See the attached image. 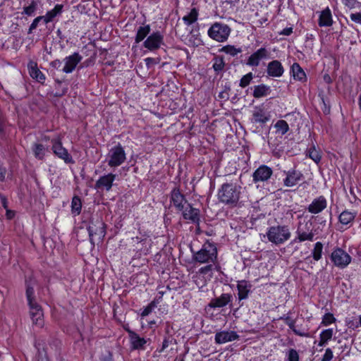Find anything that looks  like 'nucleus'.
Listing matches in <instances>:
<instances>
[{"label":"nucleus","instance_id":"f257e3e1","mask_svg":"<svg viewBox=\"0 0 361 361\" xmlns=\"http://www.w3.org/2000/svg\"><path fill=\"white\" fill-rule=\"evenodd\" d=\"M241 187L234 183H226L218 190V200L220 202L231 207H236L240 200Z\"/></svg>","mask_w":361,"mask_h":361},{"label":"nucleus","instance_id":"f03ea898","mask_svg":"<svg viewBox=\"0 0 361 361\" xmlns=\"http://www.w3.org/2000/svg\"><path fill=\"white\" fill-rule=\"evenodd\" d=\"M266 235L270 243L281 245L290 238L291 232L288 226L277 225L268 228Z\"/></svg>","mask_w":361,"mask_h":361},{"label":"nucleus","instance_id":"7ed1b4c3","mask_svg":"<svg viewBox=\"0 0 361 361\" xmlns=\"http://www.w3.org/2000/svg\"><path fill=\"white\" fill-rule=\"evenodd\" d=\"M193 259L199 263H214L217 258V248L214 243L205 242L202 248L192 255Z\"/></svg>","mask_w":361,"mask_h":361},{"label":"nucleus","instance_id":"20e7f679","mask_svg":"<svg viewBox=\"0 0 361 361\" xmlns=\"http://www.w3.org/2000/svg\"><path fill=\"white\" fill-rule=\"evenodd\" d=\"M126 159L125 150L120 143L111 147L106 155L108 165L112 168L121 166L125 162Z\"/></svg>","mask_w":361,"mask_h":361},{"label":"nucleus","instance_id":"39448f33","mask_svg":"<svg viewBox=\"0 0 361 361\" xmlns=\"http://www.w3.org/2000/svg\"><path fill=\"white\" fill-rule=\"evenodd\" d=\"M90 241L94 246L95 240L102 241L106 235L105 224L102 219H97L95 221H91L87 228Z\"/></svg>","mask_w":361,"mask_h":361},{"label":"nucleus","instance_id":"423d86ee","mask_svg":"<svg viewBox=\"0 0 361 361\" xmlns=\"http://www.w3.org/2000/svg\"><path fill=\"white\" fill-rule=\"evenodd\" d=\"M231 32L228 25L221 23H215L208 30V35L213 39L222 42L226 41Z\"/></svg>","mask_w":361,"mask_h":361},{"label":"nucleus","instance_id":"0eeeda50","mask_svg":"<svg viewBox=\"0 0 361 361\" xmlns=\"http://www.w3.org/2000/svg\"><path fill=\"white\" fill-rule=\"evenodd\" d=\"M51 149L54 155L64 161L66 164H73L74 161L68 150L63 147L61 138L58 136L51 139Z\"/></svg>","mask_w":361,"mask_h":361},{"label":"nucleus","instance_id":"6e6552de","mask_svg":"<svg viewBox=\"0 0 361 361\" xmlns=\"http://www.w3.org/2000/svg\"><path fill=\"white\" fill-rule=\"evenodd\" d=\"M297 236L293 240L291 243H302L306 240L312 241L314 240V233L312 229V224L306 222L305 224H300L296 231Z\"/></svg>","mask_w":361,"mask_h":361},{"label":"nucleus","instance_id":"1a4fd4ad","mask_svg":"<svg viewBox=\"0 0 361 361\" xmlns=\"http://www.w3.org/2000/svg\"><path fill=\"white\" fill-rule=\"evenodd\" d=\"M331 260L336 267L343 269L350 263L351 257L341 248H336L331 252Z\"/></svg>","mask_w":361,"mask_h":361},{"label":"nucleus","instance_id":"9d476101","mask_svg":"<svg viewBox=\"0 0 361 361\" xmlns=\"http://www.w3.org/2000/svg\"><path fill=\"white\" fill-rule=\"evenodd\" d=\"M163 44L164 36L159 31L152 33L143 43L144 47L150 51L157 50Z\"/></svg>","mask_w":361,"mask_h":361},{"label":"nucleus","instance_id":"9b49d317","mask_svg":"<svg viewBox=\"0 0 361 361\" xmlns=\"http://www.w3.org/2000/svg\"><path fill=\"white\" fill-rule=\"evenodd\" d=\"M82 59V56L78 52H74L73 54L65 57L63 60L64 66L61 68V71L65 73H73Z\"/></svg>","mask_w":361,"mask_h":361},{"label":"nucleus","instance_id":"f8f14e48","mask_svg":"<svg viewBox=\"0 0 361 361\" xmlns=\"http://www.w3.org/2000/svg\"><path fill=\"white\" fill-rule=\"evenodd\" d=\"M182 212L183 218L189 221L190 223L199 225L200 221V210L194 208L190 203L183 207V209H180Z\"/></svg>","mask_w":361,"mask_h":361},{"label":"nucleus","instance_id":"ddd939ff","mask_svg":"<svg viewBox=\"0 0 361 361\" xmlns=\"http://www.w3.org/2000/svg\"><path fill=\"white\" fill-rule=\"evenodd\" d=\"M273 171L269 166L262 164L260 165L252 173V180L255 183L259 182H266L272 176Z\"/></svg>","mask_w":361,"mask_h":361},{"label":"nucleus","instance_id":"4468645a","mask_svg":"<svg viewBox=\"0 0 361 361\" xmlns=\"http://www.w3.org/2000/svg\"><path fill=\"white\" fill-rule=\"evenodd\" d=\"M269 51L265 47H261L252 53L247 60L246 64L249 66L257 67L263 59H269Z\"/></svg>","mask_w":361,"mask_h":361},{"label":"nucleus","instance_id":"2eb2a0df","mask_svg":"<svg viewBox=\"0 0 361 361\" xmlns=\"http://www.w3.org/2000/svg\"><path fill=\"white\" fill-rule=\"evenodd\" d=\"M286 178L283 179V185L286 187H293L304 178L301 171L292 169L288 171H283Z\"/></svg>","mask_w":361,"mask_h":361},{"label":"nucleus","instance_id":"dca6fc26","mask_svg":"<svg viewBox=\"0 0 361 361\" xmlns=\"http://www.w3.org/2000/svg\"><path fill=\"white\" fill-rule=\"evenodd\" d=\"M116 175L109 173L102 176L95 183L94 188L98 190H111L114 181L116 180Z\"/></svg>","mask_w":361,"mask_h":361},{"label":"nucleus","instance_id":"f3484780","mask_svg":"<svg viewBox=\"0 0 361 361\" xmlns=\"http://www.w3.org/2000/svg\"><path fill=\"white\" fill-rule=\"evenodd\" d=\"M327 207V200L323 195L314 198L307 207V211L312 214L321 213Z\"/></svg>","mask_w":361,"mask_h":361},{"label":"nucleus","instance_id":"a211bd4d","mask_svg":"<svg viewBox=\"0 0 361 361\" xmlns=\"http://www.w3.org/2000/svg\"><path fill=\"white\" fill-rule=\"evenodd\" d=\"M126 331L128 334L131 350H145L147 340L130 329H126Z\"/></svg>","mask_w":361,"mask_h":361},{"label":"nucleus","instance_id":"6ab92c4d","mask_svg":"<svg viewBox=\"0 0 361 361\" xmlns=\"http://www.w3.org/2000/svg\"><path fill=\"white\" fill-rule=\"evenodd\" d=\"M171 202L178 211L183 209V207L188 203L184 195L180 192L178 188H173L171 192Z\"/></svg>","mask_w":361,"mask_h":361},{"label":"nucleus","instance_id":"aec40b11","mask_svg":"<svg viewBox=\"0 0 361 361\" xmlns=\"http://www.w3.org/2000/svg\"><path fill=\"white\" fill-rule=\"evenodd\" d=\"M239 335L234 331H222L216 333L215 343L222 344L238 339Z\"/></svg>","mask_w":361,"mask_h":361},{"label":"nucleus","instance_id":"412c9836","mask_svg":"<svg viewBox=\"0 0 361 361\" xmlns=\"http://www.w3.org/2000/svg\"><path fill=\"white\" fill-rule=\"evenodd\" d=\"M238 298L240 300H245L251 293L252 284L245 280L238 281L237 283Z\"/></svg>","mask_w":361,"mask_h":361},{"label":"nucleus","instance_id":"4be33fe9","mask_svg":"<svg viewBox=\"0 0 361 361\" xmlns=\"http://www.w3.org/2000/svg\"><path fill=\"white\" fill-rule=\"evenodd\" d=\"M267 72L269 76L279 78L283 74L284 68L279 61L274 60L268 63Z\"/></svg>","mask_w":361,"mask_h":361},{"label":"nucleus","instance_id":"5701e85b","mask_svg":"<svg viewBox=\"0 0 361 361\" xmlns=\"http://www.w3.org/2000/svg\"><path fill=\"white\" fill-rule=\"evenodd\" d=\"M356 216V212H350L345 209L340 214L338 221L342 226H345L347 228H349L353 224Z\"/></svg>","mask_w":361,"mask_h":361},{"label":"nucleus","instance_id":"b1692460","mask_svg":"<svg viewBox=\"0 0 361 361\" xmlns=\"http://www.w3.org/2000/svg\"><path fill=\"white\" fill-rule=\"evenodd\" d=\"M232 299V295L229 293H223L220 297L212 299L209 306L210 307H223L228 305Z\"/></svg>","mask_w":361,"mask_h":361},{"label":"nucleus","instance_id":"393cba45","mask_svg":"<svg viewBox=\"0 0 361 361\" xmlns=\"http://www.w3.org/2000/svg\"><path fill=\"white\" fill-rule=\"evenodd\" d=\"M290 75L294 80L305 82L307 80V76L304 70L298 63H294L290 68Z\"/></svg>","mask_w":361,"mask_h":361},{"label":"nucleus","instance_id":"a878e982","mask_svg":"<svg viewBox=\"0 0 361 361\" xmlns=\"http://www.w3.org/2000/svg\"><path fill=\"white\" fill-rule=\"evenodd\" d=\"M331 11L329 8L323 10L319 17L318 24L320 27H329L333 24Z\"/></svg>","mask_w":361,"mask_h":361},{"label":"nucleus","instance_id":"bb28decb","mask_svg":"<svg viewBox=\"0 0 361 361\" xmlns=\"http://www.w3.org/2000/svg\"><path fill=\"white\" fill-rule=\"evenodd\" d=\"M280 319L284 321L285 324L288 325V326L294 332L295 335L302 336V337H309V333L302 331L300 329H297L295 327V321L290 319L288 315H283L280 317Z\"/></svg>","mask_w":361,"mask_h":361},{"label":"nucleus","instance_id":"cd10ccee","mask_svg":"<svg viewBox=\"0 0 361 361\" xmlns=\"http://www.w3.org/2000/svg\"><path fill=\"white\" fill-rule=\"evenodd\" d=\"M63 5L62 4H56L54 8L49 11L43 16L44 18V24H48L54 20V19L60 16L63 11Z\"/></svg>","mask_w":361,"mask_h":361},{"label":"nucleus","instance_id":"c85d7f7f","mask_svg":"<svg viewBox=\"0 0 361 361\" xmlns=\"http://www.w3.org/2000/svg\"><path fill=\"white\" fill-rule=\"evenodd\" d=\"M269 119L270 116L262 109H259L254 111L252 114V121L254 123L264 124L269 121Z\"/></svg>","mask_w":361,"mask_h":361},{"label":"nucleus","instance_id":"c756f323","mask_svg":"<svg viewBox=\"0 0 361 361\" xmlns=\"http://www.w3.org/2000/svg\"><path fill=\"white\" fill-rule=\"evenodd\" d=\"M30 75L37 82L44 83L46 77L42 72L37 68V64H32L29 66Z\"/></svg>","mask_w":361,"mask_h":361},{"label":"nucleus","instance_id":"7c9ffc66","mask_svg":"<svg viewBox=\"0 0 361 361\" xmlns=\"http://www.w3.org/2000/svg\"><path fill=\"white\" fill-rule=\"evenodd\" d=\"M270 92V87L261 84L254 87L253 97L255 98H260L267 96Z\"/></svg>","mask_w":361,"mask_h":361},{"label":"nucleus","instance_id":"2f4dec72","mask_svg":"<svg viewBox=\"0 0 361 361\" xmlns=\"http://www.w3.org/2000/svg\"><path fill=\"white\" fill-rule=\"evenodd\" d=\"M150 30L149 25L139 27L135 37V43L138 44L142 42L149 34Z\"/></svg>","mask_w":361,"mask_h":361},{"label":"nucleus","instance_id":"473e14b6","mask_svg":"<svg viewBox=\"0 0 361 361\" xmlns=\"http://www.w3.org/2000/svg\"><path fill=\"white\" fill-rule=\"evenodd\" d=\"M32 149L35 158L39 160H42L45 155L46 147L39 143H34L32 147Z\"/></svg>","mask_w":361,"mask_h":361},{"label":"nucleus","instance_id":"72a5a7b5","mask_svg":"<svg viewBox=\"0 0 361 361\" xmlns=\"http://www.w3.org/2000/svg\"><path fill=\"white\" fill-rule=\"evenodd\" d=\"M198 15V10L193 8L188 15L183 18V20L185 25H190L197 20Z\"/></svg>","mask_w":361,"mask_h":361},{"label":"nucleus","instance_id":"f704fd0d","mask_svg":"<svg viewBox=\"0 0 361 361\" xmlns=\"http://www.w3.org/2000/svg\"><path fill=\"white\" fill-rule=\"evenodd\" d=\"M306 156L312 159L317 164H318L322 159L320 152L316 149L314 145H312L307 149Z\"/></svg>","mask_w":361,"mask_h":361},{"label":"nucleus","instance_id":"c9c22d12","mask_svg":"<svg viewBox=\"0 0 361 361\" xmlns=\"http://www.w3.org/2000/svg\"><path fill=\"white\" fill-rule=\"evenodd\" d=\"M213 62L212 68L216 74H219L224 69L226 63L222 56H215L213 59Z\"/></svg>","mask_w":361,"mask_h":361},{"label":"nucleus","instance_id":"e433bc0d","mask_svg":"<svg viewBox=\"0 0 361 361\" xmlns=\"http://www.w3.org/2000/svg\"><path fill=\"white\" fill-rule=\"evenodd\" d=\"M82 202L80 198L75 195L72 198L71 212L74 215H79L81 212Z\"/></svg>","mask_w":361,"mask_h":361},{"label":"nucleus","instance_id":"4c0bfd02","mask_svg":"<svg viewBox=\"0 0 361 361\" xmlns=\"http://www.w3.org/2000/svg\"><path fill=\"white\" fill-rule=\"evenodd\" d=\"M37 2L35 0H32L30 5L23 7L22 15H26L27 16H34L37 11Z\"/></svg>","mask_w":361,"mask_h":361},{"label":"nucleus","instance_id":"58836bf2","mask_svg":"<svg viewBox=\"0 0 361 361\" xmlns=\"http://www.w3.org/2000/svg\"><path fill=\"white\" fill-rule=\"evenodd\" d=\"M220 51L232 56H235L243 51L240 47L237 48L233 45L224 46L220 49Z\"/></svg>","mask_w":361,"mask_h":361},{"label":"nucleus","instance_id":"ea45409f","mask_svg":"<svg viewBox=\"0 0 361 361\" xmlns=\"http://www.w3.org/2000/svg\"><path fill=\"white\" fill-rule=\"evenodd\" d=\"M323 245L321 242H317L314 244V248L312 251V256L315 261L321 259L322 256Z\"/></svg>","mask_w":361,"mask_h":361},{"label":"nucleus","instance_id":"a19ab883","mask_svg":"<svg viewBox=\"0 0 361 361\" xmlns=\"http://www.w3.org/2000/svg\"><path fill=\"white\" fill-rule=\"evenodd\" d=\"M274 127L279 133H281V135H285L289 130L288 124L284 120L278 121Z\"/></svg>","mask_w":361,"mask_h":361},{"label":"nucleus","instance_id":"79ce46f5","mask_svg":"<svg viewBox=\"0 0 361 361\" xmlns=\"http://www.w3.org/2000/svg\"><path fill=\"white\" fill-rule=\"evenodd\" d=\"M31 319L32 320V322L34 324L42 327L44 324V319H43V312H38L37 313H32V314L30 315Z\"/></svg>","mask_w":361,"mask_h":361},{"label":"nucleus","instance_id":"37998d69","mask_svg":"<svg viewBox=\"0 0 361 361\" xmlns=\"http://www.w3.org/2000/svg\"><path fill=\"white\" fill-rule=\"evenodd\" d=\"M42 21H43V23H44V18L43 16H39L36 17L30 24L27 30V34H32Z\"/></svg>","mask_w":361,"mask_h":361},{"label":"nucleus","instance_id":"c03bdc74","mask_svg":"<svg viewBox=\"0 0 361 361\" xmlns=\"http://www.w3.org/2000/svg\"><path fill=\"white\" fill-rule=\"evenodd\" d=\"M253 78V75L252 73H247L246 75H243L242 78L240 80L239 85L240 87L244 88L250 85V82L252 81Z\"/></svg>","mask_w":361,"mask_h":361},{"label":"nucleus","instance_id":"a18cd8bd","mask_svg":"<svg viewBox=\"0 0 361 361\" xmlns=\"http://www.w3.org/2000/svg\"><path fill=\"white\" fill-rule=\"evenodd\" d=\"M35 290L32 286L30 283H26V298L28 303H30L31 301H35Z\"/></svg>","mask_w":361,"mask_h":361},{"label":"nucleus","instance_id":"49530a36","mask_svg":"<svg viewBox=\"0 0 361 361\" xmlns=\"http://www.w3.org/2000/svg\"><path fill=\"white\" fill-rule=\"evenodd\" d=\"M336 322V318L331 313H326L323 316L322 324L328 326Z\"/></svg>","mask_w":361,"mask_h":361},{"label":"nucleus","instance_id":"de8ad7c7","mask_svg":"<svg viewBox=\"0 0 361 361\" xmlns=\"http://www.w3.org/2000/svg\"><path fill=\"white\" fill-rule=\"evenodd\" d=\"M157 306L155 300L152 301L141 312V317H145L149 315Z\"/></svg>","mask_w":361,"mask_h":361},{"label":"nucleus","instance_id":"09e8293b","mask_svg":"<svg viewBox=\"0 0 361 361\" xmlns=\"http://www.w3.org/2000/svg\"><path fill=\"white\" fill-rule=\"evenodd\" d=\"M333 334L334 331L332 329H324L321 332L319 335V338H323L326 341H329L331 339Z\"/></svg>","mask_w":361,"mask_h":361},{"label":"nucleus","instance_id":"8fccbe9b","mask_svg":"<svg viewBox=\"0 0 361 361\" xmlns=\"http://www.w3.org/2000/svg\"><path fill=\"white\" fill-rule=\"evenodd\" d=\"M287 355L288 361H299L298 353L295 349H290Z\"/></svg>","mask_w":361,"mask_h":361},{"label":"nucleus","instance_id":"3c124183","mask_svg":"<svg viewBox=\"0 0 361 361\" xmlns=\"http://www.w3.org/2000/svg\"><path fill=\"white\" fill-rule=\"evenodd\" d=\"M28 305L30 307V315L32 314V313H37L38 312H42V310L40 307V305H39L36 302L35 300V301H31L30 303H28Z\"/></svg>","mask_w":361,"mask_h":361},{"label":"nucleus","instance_id":"603ef678","mask_svg":"<svg viewBox=\"0 0 361 361\" xmlns=\"http://www.w3.org/2000/svg\"><path fill=\"white\" fill-rule=\"evenodd\" d=\"M334 357V353L331 348H328L325 350V353L323 355L321 361H331Z\"/></svg>","mask_w":361,"mask_h":361},{"label":"nucleus","instance_id":"864d4df0","mask_svg":"<svg viewBox=\"0 0 361 361\" xmlns=\"http://www.w3.org/2000/svg\"><path fill=\"white\" fill-rule=\"evenodd\" d=\"M350 18L354 23H357V24H361V13H360V12L352 13L350 15Z\"/></svg>","mask_w":361,"mask_h":361},{"label":"nucleus","instance_id":"5fc2aeb1","mask_svg":"<svg viewBox=\"0 0 361 361\" xmlns=\"http://www.w3.org/2000/svg\"><path fill=\"white\" fill-rule=\"evenodd\" d=\"M173 338L171 336H166L163 341L162 346L159 352H163L166 348L169 347V344L172 343Z\"/></svg>","mask_w":361,"mask_h":361},{"label":"nucleus","instance_id":"6e6d98bb","mask_svg":"<svg viewBox=\"0 0 361 361\" xmlns=\"http://www.w3.org/2000/svg\"><path fill=\"white\" fill-rule=\"evenodd\" d=\"M62 63L63 61H61L59 59H56L50 62L49 66L54 69L61 71V67L62 66Z\"/></svg>","mask_w":361,"mask_h":361},{"label":"nucleus","instance_id":"4d7b16f0","mask_svg":"<svg viewBox=\"0 0 361 361\" xmlns=\"http://www.w3.org/2000/svg\"><path fill=\"white\" fill-rule=\"evenodd\" d=\"M212 267H213V265L212 264H208L205 267H201L200 269H199V273L201 274H208L209 271H212Z\"/></svg>","mask_w":361,"mask_h":361},{"label":"nucleus","instance_id":"13d9d810","mask_svg":"<svg viewBox=\"0 0 361 361\" xmlns=\"http://www.w3.org/2000/svg\"><path fill=\"white\" fill-rule=\"evenodd\" d=\"M345 6L349 8H353L355 6L357 0H343Z\"/></svg>","mask_w":361,"mask_h":361},{"label":"nucleus","instance_id":"bf43d9fd","mask_svg":"<svg viewBox=\"0 0 361 361\" xmlns=\"http://www.w3.org/2000/svg\"><path fill=\"white\" fill-rule=\"evenodd\" d=\"M292 33H293V27H286V28H284L283 30H282L279 32V35H286V36H289V35H290Z\"/></svg>","mask_w":361,"mask_h":361},{"label":"nucleus","instance_id":"052dcab7","mask_svg":"<svg viewBox=\"0 0 361 361\" xmlns=\"http://www.w3.org/2000/svg\"><path fill=\"white\" fill-rule=\"evenodd\" d=\"M0 200L2 207L5 209H8V201L5 196L0 194Z\"/></svg>","mask_w":361,"mask_h":361},{"label":"nucleus","instance_id":"680f3d73","mask_svg":"<svg viewBox=\"0 0 361 361\" xmlns=\"http://www.w3.org/2000/svg\"><path fill=\"white\" fill-rule=\"evenodd\" d=\"M359 321L357 322H349L348 325H350V327L353 328H358L359 326H361V315L358 317Z\"/></svg>","mask_w":361,"mask_h":361},{"label":"nucleus","instance_id":"e2e57ef3","mask_svg":"<svg viewBox=\"0 0 361 361\" xmlns=\"http://www.w3.org/2000/svg\"><path fill=\"white\" fill-rule=\"evenodd\" d=\"M6 173V169L5 167L0 166V180L4 181Z\"/></svg>","mask_w":361,"mask_h":361},{"label":"nucleus","instance_id":"0e129e2a","mask_svg":"<svg viewBox=\"0 0 361 361\" xmlns=\"http://www.w3.org/2000/svg\"><path fill=\"white\" fill-rule=\"evenodd\" d=\"M219 97L220 99L227 100L229 98V94L222 90L221 92H219Z\"/></svg>","mask_w":361,"mask_h":361},{"label":"nucleus","instance_id":"69168bd1","mask_svg":"<svg viewBox=\"0 0 361 361\" xmlns=\"http://www.w3.org/2000/svg\"><path fill=\"white\" fill-rule=\"evenodd\" d=\"M6 217L8 219H11L14 217V215H15V213L12 210H10L8 209H6Z\"/></svg>","mask_w":361,"mask_h":361},{"label":"nucleus","instance_id":"338daca9","mask_svg":"<svg viewBox=\"0 0 361 361\" xmlns=\"http://www.w3.org/2000/svg\"><path fill=\"white\" fill-rule=\"evenodd\" d=\"M327 343H328V341H326V340H324L323 338H319V341L318 345L319 346L322 347V346L326 345Z\"/></svg>","mask_w":361,"mask_h":361},{"label":"nucleus","instance_id":"774afa93","mask_svg":"<svg viewBox=\"0 0 361 361\" xmlns=\"http://www.w3.org/2000/svg\"><path fill=\"white\" fill-rule=\"evenodd\" d=\"M102 361H113L111 355H109V356L104 357Z\"/></svg>","mask_w":361,"mask_h":361}]
</instances>
